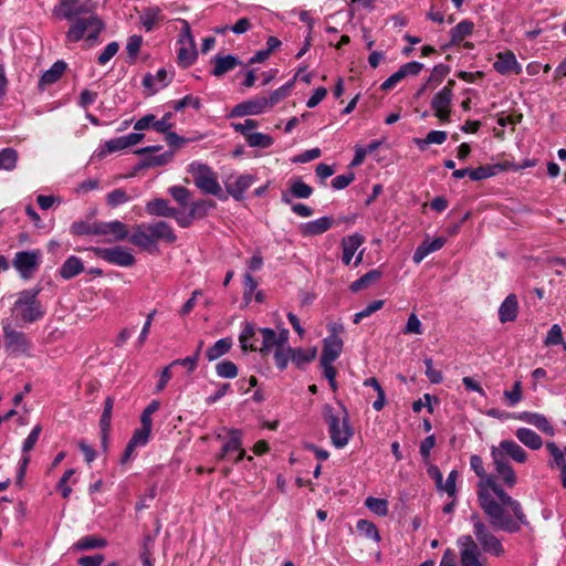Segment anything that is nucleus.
<instances>
[{
    "label": "nucleus",
    "mask_w": 566,
    "mask_h": 566,
    "mask_svg": "<svg viewBox=\"0 0 566 566\" xmlns=\"http://www.w3.org/2000/svg\"><path fill=\"white\" fill-rule=\"evenodd\" d=\"M146 212L155 217L170 218L175 214V208L169 206V201L163 198H156L148 201L145 206Z\"/></svg>",
    "instance_id": "32"
},
{
    "label": "nucleus",
    "mask_w": 566,
    "mask_h": 566,
    "mask_svg": "<svg viewBox=\"0 0 566 566\" xmlns=\"http://www.w3.org/2000/svg\"><path fill=\"white\" fill-rule=\"evenodd\" d=\"M516 418L522 421H525L528 424L536 427L538 430L548 436H554L555 433L554 427L551 424L548 419L542 413L524 411L516 416Z\"/></svg>",
    "instance_id": "29"
},
{
    "label": "nucleus",
    "mask_w": 566,
    "mask_h": 566,
    "mask_svg": "<svg viewBox=\"0 0 566 566\" xmlns=\"http://www.w3.org/2000/svg\"><path fill=\"white\" fill-rule=\"evenodd\" d=\"M90 250L99 259L109 264L129 268L136 263L135 256L124 247L116 245L113 248L92 247Z\"/></svg>",
    "instance_id": "9"
},
{
    "label": "nucleus",
    "mask_w": 566,
    "mask_h": 566,
    "mask_svg": "<svg viewBox=\"0 0 566 566\" xmlns=\"http://www.w3.org/2000/svg\"><path fill=\"white\" fill-rule=\"evenodd\" d=\"M447 240L443 237H437L432 240L426 239L415 251L413 253V262L420 263L427 255L432 252H436L443 248Z\"/></svg>",
    "instance_id": "30"
},
{
    "label": "nucleus",
    "mask_w": 566,
    "mask_h": 566,
    "mask_svg": "<svg viewBox=\"0 0 566 566\" xmlns=\"http://www.w3.org/2000/svg\"><path fill=\"white\" fill-rule=\"evenodd\" d=\"M168 192L181 207H187L191 199L190 190L184 186H172L168 189Z\"/></svg>",
    "instance_id": "54"
},
{
    "label": "nucleus",
    "mask_w": 566,
    "mask_h": 566,
    "mask_svg": "<svg viewBox=\"0 0 566 566\" xmlns=\"http://www.w3.org/2000/svg\"><path fill=\"white\" fill-rule=\"evenodd\" d=\"M491 458L496 476L504 483L505 486L510 489L514 488L517 483V478L510 462L507 460H501L500 454L497 453H494V457Z\"/></svg>",
    "instance_id": "21"
},
{
    "label": "nucleus",
    "mask_w": 566,
    "mask_h": 566,
    "mask_svg": "<svg viewBox=\"0 0 566 566\" xmlns=\"http://www.w3.org/2000/svg\"><path fill=\"white\" fill-rule=\"evenodd\" d=\"M494 453L500 454L501 460H507V458L512 459L517 463H525L527 461L526 451L514 440H502L499 446L491 447V457H494Z\"/></svg>",
    "instance_id": "13"
},
{
    "label": "nucleus",
    "mask_w": 566,
    "mask_h": 566,
    "mask_svg": "<svg viewBox=\"0 0 566 566\" xmlns=\"http://www.w3.org/2000/svg\"><path fill=\"white\" fill-rule=\"evenodd\" d=\"M294 85V81H290L287 82L286 84L282 85L281 87H279L277 90L273 91L269 97H266V108L269 107H272L274 106L275 104H277L280 101H282L283 98H285L291 88L293 87Z\"/></svg>",
    "instance_id": "55"
},
{
    "label": "nucleus",
    "mask_w": 566,
    "mask_h": 566,
    "mask_svg": "<svg viewBox=\"0 0 566 566\" xmlns=\"http://www.w3.org/2000/svg\"><path fill=\"white\" fill-rule=\"evenodd\" d=\"M249 28H250V21L249 19L247 18H242L240 19L237 23H234L233 25H223L221 28H217L216 29V32L217 33H226V32H233L235 34H242V33H245L247 31H249Z\"/></svg>",
    "instance_id": "61"
},
{
    "label": "nucleus",
    "mask_w": 566,
    "mask_h": 566,
    "mask_svg": "<svg viewBox=\"0 0 566 566\" xmlns=\"http://www.w3.org/2000/svg\"><path fill=\"white\" fill-rule=\"evenodd\" d=\"M188 172L192 176L196 187L201 192L212 195L222 201L228 199L219 184L217 172L210 166L193 161L189 165Z\"/></svg>",
    "instance_id": "5"
},
{
    "label": "nucleus",
    "mask_w": 566,
    "mask_h": 566,
    "mask_svg": "<svg viewBox=\"0 0 566 566\" xmlns=\"http://www.w3.org/2000/svg\"><path fill=\"white\" fill-rule=\"evenodd\" d=\"M177 235L172 227L166 221L142 223L134 227V232L128 241L142 250L153 252L157 250V242L175 243Z\"/></svg>",
    "instance_id": "2"
},
{
    "label": "nucleus",
    "mask_w": 566,
    "mask_h": 566,
    "mask_svg": "<svg viewBox=\"0 0 566 566\" xmlns=\"http://www.w3.org/2000/svg\"><path fill=\"white\" fill-rule=\"evenodd\" d=\"M382 2L384 0H352L349 3V12L363 15L378 9L379 3Z\"/></svg>",
    "instance_id": "43"
},
{
    "label": "nucleus",
    "mask_w": 566,
    "mask_h": 566,
    "mask_svg": "<svg viewBox=\"0 0 566 566\" xmlns=\"http://www.w3.org/2000/svg\"><path fill=\"white\" fill-rule=\"evenodd\" d=\"M255 180V176L250 174L237 177L233 182L227 180L224 182L227 193L234 200L242 201L244 199L245 191L254 184Z\"/></svg>",
    "instance_id": "20"
},
{
    "label": "nucleus",
    "mask_w": 566,
    "mask_h": 566,
    "mask_svg": "<svg viewBox=\"0 0 566 566\" xmlns=\"http://www.w3.org/2000/svg\"><path fill=\"white\" fill-rule=\"evenodd\" d=\"M366 507H368L373 513L385 516L388 512V502L386 499H377L373 496H368L365 501Z\"/></svg>",
    "instance_id": "58"
},
{
    "label": "nucleus",
    "mask_w": 566,
    "mask_h": 566,
    "mask_svg": "<svg viewBox=\"0 0 566 566\" xmlns=\"http://www.w3.org/2000/svg\"><path fill=\"white\" fill-rule=\"evenodd\" d=\"M451 101L452 90L449 85L442 87L437 94H434L431 101V107L434 111V115L442 122L449 119Z\"/></svg>",
    "instance_id": "15"
},
{
    "label": "nucleus",
    "mask_w": 566,
    "mask_h": 566,
    "mask_svg": "<svg viewBox=\"0 0 566 566\" xmlns=\"http://www.w3.org/2000/svg\"><path fill=\"white\" fill-rule=\"evenodd\" d=\"M563 339L564 337L560 326L558 324H554L547 332L544 344L545 346L559 345V343H563Z\"/></svg>",
    "instance_id": "64"
},
{
    "label": "nucleus",
    "mask_w": 566,
    "mask_h": 566,
    "mask_svg": "<svg viewBox=\"0 0 566 566\" xmlns=\"http://www.w3.org/2000/svg\"><path fill=\"white\" fill-rule=\"evenodd\" d=\"M40 290L28 289L18 294L11 308L12 316L20 323L32 324L42 319L45 315V307L38 298Z\"/></svg>",
    "instance_id": "3"
},
{
    "label": "nucleus",
    "mask_w": 566,
    "mask_h": 566,
    "mask_svg": "<svg viewBox=\"0 0 566 566\" xmlns=\"http://www.w3.org/2000/svg\"><path fill=\"white\" fill-rule=\"evenodd\" d=\"M357 531L366 538L378 542L380 539L376 525L367 520H359L357 522Z\"/></svg>",
    "instance_id": "57"
},
{
    "label": "nucleus",
    "mask_w": 566,
    "mask_h": 566,
    "mask_svg": "<svg viewBox=\"0 0 566 566\" xmlns=\"http://www.w3.org/2000/svg\"><path fill=\"white\" fill-rule=\"evenodd\" d=\"M232 127L237 133H240L248 138V135H251L253 129L259 127V122L255 119L247 118L243 123H232Z\"/></svg>",
    "instance_id": "63"
},
{
    "label": "nucleus",
    "mask_w": 566,
    "mask_h": 566,
    "mask_svg": "<svg viewBox=\"0 0 566 566\" xmlns=\"http://www.w3.org/2000/svg\"><path fill=\"white\" fill-rule=\"evenodd\" d=\"M380 277V272L378 270H371L360 276L358 280L354 281L349 290L354 293L359 292L363 289L368 287L370 284L376 282Z\"/></svg>",
    "instance_id": "49"
},
{
    "label": "nucleus",
    "mask_w": 566,
    "mask_h": 566,
    "mask_svg": "<svg viewBox=\"0 0 566 566\" xmlns=\"http://www.w3.org/2000/svg\"><path fill=\"white\" fill-rule=\"evenodd\" d=\"M66 70V63L63 61H56L48 71H45L40 81L39 88H44L57 82Z\"/></svg>",
    "instance_id": "35"
},
{
    "label": "nucleus",
    "mask_w": 566,
    "mask_h": 566,
    "mask_svg": "<svg viewBox=\"0 0 566 566\" xmlns=\"http://www.w3.org/2000/svg\"><path fill=\"white\" fill-rule=\"evenodd\" d=\"M245 142L250 147L260 148H269L274 143L272 136L263 133H252L251 135H248Z\"/></svg>",
    "instance_id": "53"
},
{
    "label": "nucleus",
    "mask_w": 566,
    "mask_h": 566,
    "mask_svg": "<svg viewBox=\"0 0 566 566\" xmlns=\"http://www.w3.org/2000/svg\"><path fill=\"white\" fill-rule=\"evenodd\" d=\"M470 467L480 478L478 483V501L489 517V522L496 530L506 533H517L522 526H530L522 504L509 495L496 482L492 474H488L480 455L470 457Z\"/></svg>",
    "instance_id": "1"
},
{
    "label": "nucleus",
    "mask_w": 566,
    "mask_h": 566,
    "mask_svg": "<svg viewBox=\"0 0 566 566\" xmlns=\"http://www.w3.org/2000/svg\"><path fill=\"white\" fill-rule=\"evenodd\" d=\"M84 271L82 260L75 255L69 256L60 268V275L64 280H71Z\"/></svg>",
    "instance_id": "37"
},
{
    "label": "nucleus",
    "mask_w": 566,
    "mask_h": 566,
    "mask_svg": "<svg viewBox=\"0 0 566 566\" xmlns=\"http://www.w3.org/2000/svg\"><path fill=\"white\" fill-rule=\"evenodd\" d=\"M470 522L473 528V539L480 547V551L484 554H490L491 556L502 557L505 554V548L502 544L501 538H499L491 526L495 528L491 523L486 525L479 514L474 513L470 516Z\"/></svg>",
    "instance_id": "4"
},
{
    "label": "nucleus",
    "mask_w": 566,
    "mask_h": 566,
    "mask_svg": "<svg viewBox=\"0 0 566 566\" xmlns=\"http://www.w3.org/2000/svg\"><path fill=\"white\" fill-rule=\"evenodd\" d=\"M67 35H98L104 30L103 20L96 14L77 15L73 19Z\"/></svg>",
    "instance_id": "11"
},
{
    "label": "nucleus",
    "mask_w": 566,
    "mask_h": 566,
    "mask_svg": "<svg viewBox=\"0 0 566 566\" xmlns=\"http://www.w3.org/2000/svg\"><path fill=\"white\" fill-rule=\"evenodd\" d=\"M343 417L335 413L334 408L331 405H325L323 407V417L328 427L332 443L338 449L344 448L354 433L349 426L345 408L343 409Z\"/></svg>",
    "instance_id": "6"
},
{
    "label": "nucleus",
    "mask_w": 566,
    "mask_h": 566,
    "mask_svg": "<svg viewBox=\"0 0 566 566\" xmlns=\"http://www.w3.org/2000/svg\"><path fill=\"white\" fill-rule=\"evenodd\" d=\"M42 253L40 250L19 251L12 260L13 268L20 276L28 280L38 271Z\"/></svg>",
    "instance_id": "10"
},
{
    "label": "nucleus",
    "mask_w": 566,
    "mask_h": 566,
    "mask_svg": "<svg viewBox=\"0 0 566 566\" xmlns=\"http://www.w3.org/2000/svg\"><path fill=\"white\" fill-rule=\"evenodd\" d=\"M18 161V151L13 148H3L0 150V169L13 170Z\"/></svg>",
    "instance_id": "50"
},
{
    "label": "nucleus",
    "mask_w": 566,
    "mask_h": 566,
    "mask_svg": "<svg viewBox=\"0 0 566 566\" xmlns=\"http://www.w3.org/2000/svg\"><path fill=\"white\" fill-rule=\"evenodd\" d=\"M233 342L230 337H224L214 343L206 350V357L209 361H213L230 352Z\"/></svg>",
    "instance_id": "39"
},
{
    "label": "nucleus",
    "mask_w": 566,
    "mask_h": 566,
    "mask_svg": "<svg viewBox=\"0 0 566 566\" xmlns=\"http://www.w3.org/2000/svg\"><path fill=\"white\" fill-rule=\"evenodd\" d=\"M461 566H485L486 557L471 535H461L457 541Z\"/></svg>",
    "instance_id": "8"
},
{
    "label": "nucleus",
    "mask_w": 566,
    "mask_h": 566,
    "mask_svg": "<svg viewBox=\"0 0 566 566\" xmlns=\"http://www.w3.org/2000/svg\"><path fill=\"white\" fill-rule=\"evenodd\" d=\"M113 407H114V398L107 397L104 401V410H103L102 417L99 419V427H101V431L104 436V439H106V437L108 436L109 429H111Z\"/></svg>",
    "instance_id": "46"
},
{
    "label": "nucleus",
    "mask_w": 566,
    "mask_h": 566,
    "mask_svg": "<svg viewBox=\"0 0 566 566\" xmlns=\"http://www.w3.org/2000/svg\"><path fill=\"white\" fill-rule=\"evenodd\" d=\"M175 157V150H167L160 155L147 156L140 164L139 168L159 167L167 165Z\"/></svg>",
    "instance_id": "41"
},
{
    "label": "nucleus",
    "mask_w": 566,
    "mask_h": 566,
    "mask_svg": "<svg viewBox=\"0 0 566 566\" xmlns=\"http://www.w3.org/2000/svg\"><path fill=\"white\" fill-rule=\"evenodd\" d=\"M266 96H258L255 98L238 104L233 108L232 115L245 116L261 114L266 109Z\"/></svg>",
    "instance_id": "25"
},
{
    "label": "nucleus",
    "mask_w": 566,
    "mask_h": 566,
    "mask_svg": "<svg viewBox=\"0 0 566 566\" xmlns=\"http://www.w3.org/2000/svg\"><path fill=\"white\" fill-rule=\"evenodd\" d=\"M384 304H385V301H382V300L373 301L364 310H361L360 312H358L354 315V319H353L354 324H358L363 318L368 317L376 311L380 310L384 306Z\"/></svg>",
    "instance_id": "62"
},
{
    "label": "nucleus",
    "mask_w": 566,
    "mask_h": 566,
    "mask_svg": "<svg viewBox=\"0 0 566 566\" xmlns=\"http://www.w3.org/2000/svg\"><path fill=\"white\" fill-rule=\"evenodd\" d=\"M129 200H130V197L122 188H117V189L111 191L109 193H107V196H106V203L112 208L124 205V203L128 202Z\"/></svg>",
    "instance_id": "59"
},
{
    "label": "nucleus",
    "mask_w": 566,
    "mask_h": 566,
    "mask_svg": "<svg viewBox=\"0 0 566 566\" xmlns=\"http://www.w3.org/2000/svg\"><path fill=\"white\" fill-rule=\"evenodd\" d=\"M518 314V301L515 294H509L499 307V321L504 324L514 322Z\"/></svg>",
    "instance_id": "28"
},
{
    "label": "nucleus",
    "mask_w": 566,
    "mask_h": 566,
    "mask_svg": "<svg viewBox=\"0 0 566 566\" xmlns=\"http://www.w3.org/2000/svg\"><path fill=\"white\" fill-rule=\"evenodd\" d=\"M364 238L363 235L355 233L353 235H348L343 238L342 240V261L344 264L348 265L355 255L358 248L363 244Z\"/></svg>",
    "instance_id": "31"
},
{
    "label": "nucleus",
    "mask_w": 566,
    "mask_h": 566,
    "mask_svg": "<svg viewBox=\"0 0 566 566\" xmlns=\"http://www.w3.org/2000/svg\"><path fill=\"white\" fill-rule=\"evenodd\" d=\"M313 193V188L302 181L300 178L291 180L289 191L282 193V202L286 205L292 203V198L306 199Z\"/></svg>",
    "instance_id": "27"
},
{
    "label": "nucleus",
    "mask_w": 566,
    "mask_h": 566,
    "mask_svg": "<svg viewBox=\"0 0 566 566\" xmlns=\"http://www.w3.org/2000/svg\"><path fill=\"white\" fill-rule=\"evenodd\" d=\"M364 385L371 387L377 395L376 399L373 401L374 409L377 411L381 410L386 402V394L378 380L375 377H370L364 381Z\"/></svg>",
    "instance_id": "48"
},
{
    "label": "nucleus",
    "mask_w": 566,
    "mask_h": 566,
    "mask_svg": "<svg viewBox=\"0 0 566 566\" xmlns=\"http://www.w3.org/2000/svg\"><path fill=\"white\" fill-rule=\"evenodd\" d=\"M259 332L261 333L263 340L262 346L259 348V350L262 354L269 353L272 348L275 347V349L279 347V340L277 335L274 329L269 327L260 328Z\"/></svg>",
    "instance_id": "45"
},
{
    "label": "nucleus",
    "mask_w": 566,
    "mask_h": 566,
    "mask_svg": "<svg viewBox=\"0 0 566 566\" xmlns=\"http://www.w3.org/2000/svg\"><path fill=\"white\" fill-rule=\"evenodd\" d=\"M447 138H448V135L446 132L431 130L427 134L424 139L417 140V144L421 149H423L424 145H430V144L441 145L447 140Z\"/></svg>",
    "instance_id": "60"
},
{
    "label": "nucleus",
    "mask_w": 566,
    "mask_h": 566,
    "mask_svg": "<svg viewBox=\"0 0 566 566\" xmlns=\"http://www.w3.org/2000/svg\"><path fill=\"white\" fill-rule=\"evenodd\" d=\"M4 349L11 356H30L32 340L22 331L14 328L10 322H2Z\"/></svg>",
    "instance_id": "7"
},
{
    "label": "nucleus",
    "mask_w": 566,
    "mask_h": 566,
    "mask_svg": "<svg viewBox=\"0 0 566 566\" xmlns=\"http://www.w3.org/2000/svg\"><path fill=\"white\" fill-rule=\"evenodd\" d=\"M99 230V221H75L72 223L70 228V232L73 235L83 237V235H98Z\"/></svg>",
    "instance_id": "40"
},
{
    "label": "nucleus",
    "mask_w": 566,
    "mask_h": 566,
    "mask_svg": "<svg viewBox=\"0 0 566 566\" xmlns=\"http://www.w3.org/2000/svg\"><path fill=\"white\" fill-rule=\"evenodd\" d=\"M256 333V328L254 324L252 323H245L244 327L239 336V342L241 345L242 350H256L258 347L254 343H251V340L254 338Z\"/></svg>",
    "instance_id": "42"
},
{
    "label": "nucleus",
    "mask_w": 566,
    "mask_h": 566,
    "mask_svg": "<svg viewBox=\"0 0 566 566\" xmlns=\"http://www.w3.org/2000/svg\"><path fill=\"white\" fill-rule=\"evenodd\" d=\"M343 345V339L333 329V333L323 342L321 364L334 363L339 357Z\"/></svg>",
    "instance_id": "19"
},
{
    "label": "nucleus",
    "mask_w": 566,
    "mask_h": 566,
    "mask_svg": "<svg viewBox=\"0 0 566 566\" xmlns=\"http://www.w3.org/2000/svg\"><path fill=\"white\" fill-rule=\"evenodd\" d=\"M161 11L158 7H149L145 9L140 14V23L144 27L145 32H150L155 23L159 20Z\"/></svg>",
    "instance_id": "47"
},
{
    "label": "nucleus",
    "mask_w": 566,
    "mask_h": 566,
    "mask_svg": "<svg viewBox=\"0 0 566 566\" xmlns=\"http://www.w3.org/2000/svg\"><path fill=\"white\" fill-rule=\"evenodd\" d=\"M334 224L332 217H322L319 219L302 223L300 232L304 237H315L328 231Z\"/></svg>",
    "instance_id": "26"
},
{
    "label": "nucleus",
    "mask_w": 566,
    "mask_h": 566,
    "mask_svg": "<svg viewBox=\"0 0 566 566\" xmlns=\"http://www.w3.org/2000/svg\"><path fill=\"white\" fill-rule=\"evenodd\" d=\"M289 353L291 354V361L297 368H304L315 359L317 350L315 347L307 349L289 347Z\"/></svg>",
    "instance_id": "34"
},
{
    "label": "nucleus",
    "mask_w": 566,
    "mask_h": 566,
    "mask_svg": "<svg viewBox=\"0 0 566 566\" xmlns=\"http://www.w3.org/2000/svg\"><path fill=\"white\" fill-rule=\"evenodd\" d=\"M172 75H169L165 69L157 71L156 75L147 73L143 78V86L150 95L156 94L158 91L165 88L171 82Z\"/></svg>",
    "instance_id": "24"
},
{
    "label": "nucleus",
    "mask_w": 566,
    "mask_h": 566,
    "mask_svg": "<svg viewBox=\"0 0 566 566\" xmlns=\"http://www.w3.org/2000/svg\"><path fill=\"white\" fill-rule=\"evenodd\" d=\"M281 45V41L279 38H269L268 48L264 50L258 51L253 56L250 57L248 64H255L264 62L270 54Z\"/></svg>",
    "instance_id": "51"
},
{
    "label": "nucleus",
    "mask_w": 566,
    "mask_h": 566,
    "mask_svg": "<svg viewBox=\"0 0 566 566\" xmlns=\"http://www.w3.org/2000/svg\"><path fill=\"white\" fill-rule=\"evenodd\" d=\"M90 0H60L53 9V14L61 20H73L88 11Z\"/></svg>",
    "instance_id": "14"
},
{
    "label": "nucleus",
    "mask_w": 566,
    "mask_h": 566,
    "mask_svg": "<svg viewBox=\"0 0 566 566\" xmlns=\"http://www.w3.org/2000/svg\"><path fill=\"white\" fill-rule=\"evenodd\" d=\"M546 449L552 457L548 463L551 469L556 468L559 471L562 486L566 490V448L560 449L555 442L546 443Z\"/></svg>",
    "instance_id": "18"
},
{
    "label": "nucleus",
    "mask_w": 566,
    "mask_h": 566,
    "mask_svg": "<svg viewBox=\"0 0 566 566\" xmlns=\"http://www.w3.org/2000/svg\"><path fill=\"white\" fill-rule=\"evenodd\" d=\"M107 546V541L99 535H87L76 541L72 548L77 552L104 548Z\"/></svg>",
    "instance_id": "36"
},
{
    "label": "nucleus",
    "mask_w": 566,
    "mask_h": 566,
    "mask_svg": "<svg viewBox=\"0 0 566 566\" xmlns=\"http://www.w3.org/2000/svg\"><path fill=\"white\" fill-rule=\"evenodd\" d=\"M178 49V64L186 69L195 63L198 56V51L193 38H179Z\"/></svg>",
    "instance_id": "22"
},
{
    "label": "nucleus",
    "mask_w": 566,
    "mask_h": 566,
    "mask_svg": "<svg viewBox=\"0 0 566 566\" xmlns=\"http://www.w3.org/2000/svg\"><path fill=\"white\" fill-rule=\"evenodd\" d=\"M515 437L521 443L531 450H539L543 446V439L538 433L530 428H518L515 431Z\"/></svg>",
    "instance_id": "33"
},
{
    "label": "nucleus",
    "mask_w": 566,
    "mask_h": 566,
    "mask_svg": "<svg viewBox=\"0 0 566 566\" xmlns=\"http://www.w3.org/2000/svg\"><path fill=\"white\" fill-rule=\"evenodd\" d=\"M494 70L500 74H520L522 66L518 64L515 54L511 51L500 52L493 63Z\"/></svg>",
    "instance_id": "23"
},
{
    "label": "nucleus",
    "mask_w": 566,
    "mask_h": 566,
    "mask_svg": "<svg viewBox=\"0 0 566 566\" xmlns=\"http://www.w3.org/2000/svg\"><path fill=\"white\" fill-rule=\"evenodd\" d=\"M216 208V202L212 200L207 199H200L197 201H193L190 205V216L195 219H203L207 217L210 209Z\"/></svg>",
    "instance_id": "44"
},
{
    "label": "nucleus",
    "mask_w": 566,
    "mask_h": 566,
    "mask_svg": "<svg viewBox=\"0 0 566 566\" xmlns=\"http://www.w3.org/2000/svg\"><path fill=\"white\" fill-rule=\"evenodd\" d=\"M211 63L213 67L210 74L216 77H221L238 66L243 65L242 61L232 54H217L211 59Z\"/></svg>",
    "instance_id": "17"
},
{
    "label": "nucleus",
    "mask_w": 566,
    "mask_h": 566,
    "mask_svg": "<svg viewBox=\"0 0 566 566\" xmlns=\"http://www.w3.org/2000/svg\"><path fill=\"white\" fill-rule=\"evenodd\" d=\"M216 373L221 378H235L238 376V367L231 360H221L216 365Z\"/></svg>",
    "instance_id": "56"
},
{
    "label": "nucleus",
    "mask_w": 566,
    "mask_h": 566,
    "mask_svg": "<svg viewBox=\"0 0 566 566\" xmlns=\"http://www.w3.org/2000/svg\"><path fill=\"white\" fill-rule=\"evenodd\" d=\"M500 171V167L496 165L480 166L470 171V179L478 181L495 176Z\"/></svg>",
    "instance_id": "52"
},
{
    "label": "nucleus",
    "mask_w": 566,
    "mask_h": 566,
    "mask_svg": "<svg viewBox=\"0 0 566 566\" xmlns=\"http://www.w3.org/2000/svg\"><path fill=\"white\" fill-rule=\"evenodd\" d=\"M232 453H235L233 458L234 463H239L245 457V450L242 448V431L240 429L229 430V439L217 454V460L221 461L227 457L230 458Z\"/></svg>",
    "instance_id": "12"
},
{
    "label": "nucleus",
    "mask_w": 566,
    "mask_h": 566,
    "mask_svg": "<svg viewBox=\"0 0 566 566\" xmlns=\"http://www.w3.org/2000/svg\"><path fill=\"white\" fill-rule=\"evenodd\" d=\"M423 67V64L420 62H408L399 67L398 71L391 74V86L400 82L401 80L408 76L418 75Z\"/></svg>",
    "instance_id": "38"
},
{
    "label": "nucleus",
    "mask_w": 566,
    "mask_h": 566,
    "mask_svg": "<svg viewBox=\"0 0 566 566\" xmlns=\"http://www.w3.org/2000/svg\"><path fill=\"white\" fill-rule=\"evenodd\" d=\"M127 224L119 220L111 222L99 221L98 235L106 237L105 242H117L123 241L128 237Z\"/></svg>",
    "instance_id": "16"
}]
</instances>
